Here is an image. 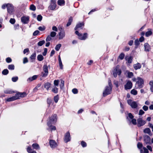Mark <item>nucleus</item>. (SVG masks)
Here are the masks:
<instances>
[{
	"label": "nucleus",
	"mask_w": 153,
	"mask_h": 153,
	"mask_svg": "<svg viewBox=\"0 0 153 153\" xmlns=\"http://www.w3.org/2000/svg\"><path fill=\"white\" fill-rule=\"evenodd\" d=\"M108 86H106L103 92V96L104 97L110 94L112 91V84L111 80L108 81Z\"/></svg>",
	"instance_id": "obj_1"
},
{
	"label": "nucleus",
	"mask_w": 153,
	"mask_h": 153,
	"mask_svg": "<svg viewBox=\"0 0 153 153\" xmlns=\"http://www.w3.org/2000/svg\"><path fill=\"white\" fill-rule=\"evenodd\" d=\"M137 79V81L136 83L135 87L136 89H140L143 88L144 85V81L140 77H138Z\"/></svg>",
	"instance_id": "obj_2"
},
{
	"label": "nucleus",
	"mask_w": 153,
	"mask_h": 153,
	"mask_svg": "<svg viewBox=\"0 0 153 153\" xmlns=\"http://www.w3.org/2000/svg\"><path fill=\"white\" fill-rule=\"evenodd\" d=\"M57 121V116L56 114L52 116L48 121L47 124L48 127L51 126V124H54Z\"/></svg>",
	"instance_id": "obj_3"
},
{
	"label": "nucleus",
	"mask_w": 153,
	"mask_h": 153,
	"mask_svg": "<svg viewBox=\"0 0 153 153\" xmlns=\"http://www.w3.org/2000/svg\"><path fill=\"white\" fill-rule=\"evenodd\" d=\"M127 103L133 108H136L138 106V102L134 101L131 100H128Z\"/></svg>",
	"instance_id": "obj_4"
},
{
	"label": "nucleus",
	"mask_w": 153,
	"mask_h": 153,
	"mask_svg": "<svg viewBox=\"0 0 153 153\" xmlns=\"http://www.w3.org/2000/svg\"><path fill=\"white\" fill-rule=\"evenodd\" d=\"M121 73V71L119 69V66L117 65L114 69L113 71V74L114 76L116 77L117 76V74L119 75H120Z\"/></svg>",
	"instance_id": "obj_5"
},
{
	"label": "nucleus",
	"mask_w": 153,
	"mask_h": 153,
	"mask_svg": "<svg viewBox=\"0 0 153 153\" xmlns=\"http://www.w3.org/2000/svg\"><path fill=\"white\" fill-rule=\"evenodd\" d=\"M43 72L42 73V77H46L47 76L48 73V66L46 65H45L43 67Z\"/></svg>",
	"instance_id": "obj_6"
},
{
	"label": "nucleus",
	"mask_w": 153,
	"mask_h": 153,
	"mask_svg": "<svg viewBox=\"0 0 153 153\" xmlns=\"http://www.w3.org/2000/svg\"><path fill=\"white\" fill-rule=\"evenodd\" d=\"M75 33L78 36L80 40H85L87 37V33H86L82 35L79 33L78 31L76 30L75 31Z\"/></svg>",
	"instance_id": "obj_7"
},
{
	"label": "nucleus",
	"mask_w": 153,
	"mask_h": 153,
	"mask_svg": "<svg viewBox=\"0 0 153 153\" xmlns=\"http://www.w3.org/2000/svg\"><path fill=\"white\" fill-rule=\"evenodd\" d=\"M56 0H51V4L48 8L51 10H54L56 7Z\"/></svg>",
	"instance_id": "obj_8"
},
{
	"label": "nucleus",
	"mask_w": 153,
	"mask_h": 153,
	"mask_svg": "<svg viewBox=\"0 0 153 153\" xmlns=\"http://www.w3.org/2000/svg\"><path fill=\"white\" fill-rule=\"evenodd\" d=\"M7 10L8 12L10 14H12L14 11V8L13 5L10 4H8L7 5Z\"/></svg>",
	"instance_id": "obj_9"
},
{
	"label": "nucleus",
	"mask_w": 153,
	"mask_h": 153,
	"mask_svg": "<svg viewBox=\"0 0 153 153\" xmlns=\"http://www.w3.org/2000/svg\"><path fill=\"white\" fill-rule=\"evenodd\" d=\"M59 39L60 40L62 39L65 36V33L64 30L62 28L61 29V30L60 32L59 33Z\"/></svg>",
	"instance_id": "obj_10"
},
{
	"label": "nucleus",
	"mask_w": 153,
	"mask_h": 153,
	"mask_svg": "<svg viewBox=\"0 0 153 153\" xmlns=\"http://www.w3.org/2000/svg\"><path fill=\"white\" fill-rule=\"evenodd\" d=\"M71 137L70 133L67 132L65 134L64 137V140L66 143L70 141L71 140Z\"/></svg>",
	"instance_id": "obj_11"
},
{
	"label": "nucleus",
	"mask_w": 153,
	"mask_h": 153,
	"mask_svg": "<svg viewBox=\"0 0 153 153\" xmlns=\"http://www.w3.org/2000/svg\"><path fill=\"white\" fill-rule=\"evenodd\" d=\"M49 144L51 147L52 148H54L57 146V144L55 140H50Z\"/></svg>",
	"instance_id": "obj_12"
},
{
	"label": "nucleus",
	"mask_w": 153,
	"mask_h": 153,
	"mask_svg": "<svg viewBox=\"0 0 153 153\" xmlns=\"http://www.w3.org/2000/svg\"><path fill=\"white\" fill-rule=\"evenodd\" d=\"M132 87V84L130 81H128L125 85V88L126 90L130 89Z\"/></svg>",
	"instance_id": "obj_13"
},
{
	"label": "nucleus",
	"mask_w": 153,
	"mask_h": 153,
	"mask_svg": "<svg viewBox=\"0 0 153 153\" xmlns=\"http://www.w3.org/2000/svg\"><path fill=\"white\" fill-rule=\"evenodd\" d=\"M137 125L138 126L144 125L146 123V121L141 118H139L137 120Z\"/></svg>",
	"instance_id": "obj_14"
},
{
	"label": "nucleus",
	"mask_w": 153,
	"mask_h": 153,
	"mask_svg": "<svg viewBox=\"0 0 153 153\" xmlns=\"http://www.w3.org/2000/svg\"><path fill=\"white\" fill-rule=\"evenodd\" d=\"M29 19L28 17L23 16L21 18L22 22L24 24H27L28 23Z\"/></svg>",
	"instance_id": "obj_15"
},
{
	"label": "nucleus",
	"mask_w": 153,
	"mask_h": 153,
	"mask_svg": "<svg viewBox=\"0 0 153 153\" xmlns=\"http://www.w3.org/2000/svg\"><path fill=\"white\" fill-rule=\"evenodd\" d=\"M16 95L17 96V98L18 99L19 98V97H23L26 96L27 95V94L25 92H23V93H18L16 94Z\"/></svg>",
	"instance_id": "obj_16"
},
{
	"label": "nucleus",
	"mask_w": 153,
	"mask_h": 153,
	"mask_svg": "<svg viewBox=\"0 0 153 153\" xmlns=\"http://www.w3.org/2000/svg\"><path fill=\"white\" fill-rule=\"evenodd\" d=\"M141 64L139 63H137L136 64H134L133 65L134 68L135 70L140 69L141 67Z\"/></svg>",
	"instance_id": "obj_17"
},
{
	"label": "nucleus",
	"mask_w": 153,
	"mask_h": 153,
	"mask_svg": "<svg viewBox=\"0 0 153 153\" xmlns=\"http://www.w3.org/2000/svg\"><path fill=\"white\" fill-rule=\"evenodd\" d=\"M144 140L145 144H148L150 142V138L149 136L147 135L144 137Z\"/></svg>",
	"instance_id": "obj_18"
},
{
	"label": "nucleus",
	"mask_w": 153,
	"mask_h": 153,
	"mask_svg": "<svg viewBox=\"0 0 153 153\" xmlns=\"http://www.w3.org/2000/svg\"><path fill=\"white\" fill-rule=\"evenodd\" d=\"M144 47L145 51L146 52L149 51L151 50L150 46L147 43H146L144 44Z\"/></svg>",
	"instance_id": "obj_19"
},
{
	"label": "nucleus",
	"mask_w": 153,
	"mask_h": 153,
	"mask_svg": "<svg viewBox=\"0 0 153 153\" xmlns=\"http://www.w3.org/2000/svg\"><path fill=\"white\" fill-rule=\"evenodd\" d=\"M84 25V24L83 23H81L78 24L76 25L75 27V30H78L79 28L80 29H82V26H83Z\"/></svg>",
	"instance_id": "obj_20"
},
{
	"label": "nucleus",
	"mask_w": 153,
	"mask_h": 153,
	"mask_svg": "<svg viewBox=\"0 0 153 153\" xmlns=\"http://www.w3.org/2000/svg\"><path fill=\"white\" fill-rule=\"evenodd\" d=\"M51 84L50 82H45L44 85V87L48 91L49 90V88L51 87Z\"/></svg>",
	"instance_id": "obj_21"
},
{
	"label": "nucleus",
	"mask_w": 153,
	"mask_h": 153,
	"mask_svg": "<svg viewBox=\"0 0 153 153\" xmlns=\"http://www.w3.org/2000/svg\"><path fill=\"white\" fill-rule=\"evenodd\" d=\"M38 77V76L35 75H34L32 77H30L27 79V81L28 82H30L36 79Z\"/></svg>",
	"instance_id": "obj_22"
},
{
	"label": "nucleus",
	"mask_w": 153,
	"mask_h": 153,
	"mask_svg": "<svg viewBox=\"0 0 153 153\" xmlns=\"http://www.w3.org/2000/svg\"><path fill=\"white\" fill-rule=\"evenodd\" d=\"M17 96L15 95V96H13L7 99V101L8 102H10L13 101L17 99Z\"/></svg>",
	"instance_id": "obj_23"
},
{
	"label": "nucleus",
	"mask_w": 153,
	"mask_h": 153,
	"mask_svg": "<svg viewBox=\"0 0 153 153\" xmlns=\"http://www.w3.org/2000/svg\"><path fill=\"white\" fill-rule=\"evenodd\" d=\"M125 59L127 61L128 63H131L132 62L133 58L131 56H128L126 57Z\"/></svg>",
	"instance_id": "obj_24"
},
{
	"label": "nucleus",
	"mask_w": 153,
	"mask_h": 153,
	"mask_svg": "<svg viewBox=\"0 0 153 153\" xmlns=\"http://www.w3.org/2000/svg\"><path fill=\"white\" fill-rule=\"evenodd\" d=\"M32 146L33 149L36 150H39L40 147L39 145L37 143H33L32 144Z\"/></svg>",
	"instance_id": "obj_25"
},
{
	"label": "nucleus",
	"mask_w": 153,
	"mask_h": 153,
	"mask_svg": "<svg viewBox=\"0 0 153 153\" xmlns=\"http://www.w3.org/2000/svg\"><path fill=\"white\" fill-rule=\"evenodd\" d=\"M152 34V29H149L148 31H147L145 34V35L146 37H148L151 35Z\"/></svg>",
	"instance_id": "obj_26"
},
{
	"label": "nucleus",
	"mask_w": 153,
	"mask_h": 153,
	"mask_svg": "<svg viewBox=\"0 0 153 153\" xmlns=\"http://www.w3.org/2000/svg\"><path fill=\"white\" fill-rule=\"evenodd\" d=\"M57 3L60 6H63L65 4V1L64 0H58Z\"/></svg>",
	"instance_id": "obj_27"
},
{
	"label": "nucleus",
	"mask_w": 153,
	"mask_h": 153,
	"mask_svg": "<svg viewBox=\"0 0 153 153\" xmlns=\"http://www.w3.org/2000/svg\"><path fill=\"white\" fill-rule=\"evenodd\" d=\"M149 151L148 149L145 147H143V148L140 150V153H148Z\"/></svg>",
	"instance_id": "obj_28"
},
{
	"label": "nucleus",
	"mask_w": 153,
	"mask_h": 153,
	"mask_svg": "<svg viewBox=\"0 0 153 153\" xmlns=\"http://www.w3.org/2000/svg\"><path fill=\"white\" fill-rule=\"evenodd\" d=\"M36 53L34 52L30 56V58L31 59V62H33V60L35 59L36 58Z\"/></svg>",
	"instance_id": "obj_29"
},
{
	"label": "nucleus",
	"mask_w": 153,
	"mask_h": 153,
	"mask_svg": "<svg viewBox=\"0 0 153 153\" xmlns=\"http://www.w3.org/2000/svg\"><path fill=\"white\" fill-rule=\"evenodd\" d=\"M144 132L145 133L148 134L150 135H151L150 134H151V131L150 129L149 128H147L145 129L144 130Z\"/></svg>",
	"instance_id": "obj_30"
},
{
	"label": "nucleus",
	"mask_w": 153,
	"mask_h": 153,
	"mask_svg": "<svg viewBox=\"0 0 153 153\" xmlns=\"http://www.w3.org/2000/svg\"><path fill=\"white\" fill-rule=\"evenodd\" d=\"M4 92L5 94H11L14 93V92L11 90L7 89L4 91Z\"/></svg>",
	"instance_id": "obj_31"
},
{
	"label": "nucleus",
	"mask_w": 153,
	"mask_h": 153,
	"mask_svg": "<svg viewBox=\"0 0 153 153\" xmlns=\"http://www.w3.org/2000/svg\"><path fill=\"white\" fill-rule=\"evenodd\" d=\"M37 59L40 61H42L44 57L42 55H39L37 56Z\"/></svg>",
	"instance_id": "obj_32"
},
{
	"label": "nucleus",
	"mask_w": 153,
	"mask_h": 153,
	"mask_svg": "<svg viewBox=\"0 0 153 153\" xmlns=\"http://www.w3.org/2000/svg\"><path fill=\"white\" fill-rule=\"evenodd\" d=\"M131 93L133 95H136L137 94V92L136 90L133 89L131 91Z\"/></svg>",
	"instance_id": "obj_33"
},
{
	"label": "nucleus",
	"mask_w": 153,
	"mask_h": 153,
	"mask_svg": "<svg viewBox=\"0 0 153 153\" xmlns=\"http://www.w3.org/2000/svg\"><path fill=\"white\" fill-rule=\"evenodd\" d=\"M58 88L56 86H55L52 89V91L55 93H57L58 92Z\"/></svg>",
	"instance_id": "obj_34"
},
{
	"label": "nucleus",
	"mask_w": 153,
	"mask_h": 153,
	"mask_svg": "<svg viewBox=\"0 0 153 153\" xmlns=\"http://www.w3.org/2000/svg\"><path fill=\"white\" fill-rule=\"evenodd\" d=\"M124 54L123 53H121L119 56L118 58L122 60L124 58Z\"/></svg>",
	"instance_id": "obj_35"
},
{
	"label": "nucleus",
	"mask_w": 153,
	"mask_h": 153,
	"mask_svg": "<svg viewBox=\"0 0 153 153\" xmlns=\"http://www.w3.org/2000/svg\"><path fill=\"white\" fill-rule=\"evenodd\" d=\"M64 82L63 80H62L61 81V83L60 85V86L61 89H62L64 86Z\"/></svg>",
	"instance_id": "obj_36"
},
{
	"label": "nucleus",
	"mask_w": 153,
	"mask_h": 153,
	"mask_svg": "<svg viewBox=\"0 0 153 153\" xmlns=\"http://www.w3.org/2000/svg\"><path fill=\"white\" fill-rule=\"evenodd\" d=\"M128 77L129 78H131L133 76V74L132 72H128Z\"/></svg>",
	"instance_id": "obj_37"
},
{
	"label": "nucleus",
	"mask_w": 153,
	"mask_h": 153,
	"mask_svg": "<svg viewBox=\"0 0 153 153\" xmlns=\"http://www.w3.org/2000/svg\"><path fill=\"white\" fill-rule=\"evenodd\" d=\"M61 46V44H59L57 45L55 48V50L57 51H58Z\"/></svg>",
	"instance_id": "obj_38"
},
{
	"label": "nucleus",
	"mask_w": 153,
	"mask_h": 153,
	"mask_svg": "<svg viewBox=\"0 0 153 153\" xmlns=\"http://www.w3.org/2000/svg\"><path fill=\"white\" fill-rule=\"evenodd\" d=\"M45 43L44 40H42L39 42L38 43V45L39 46H41Z\"/></svg>",
	"instance_id": "obj_39"
},
{
	"label": "nucleus",
	"mask_w": 153,
	"mask_h": 153,
	"mask_svg": "<svg viewBox=\"0 0 153 153\" xmlns=\"http://www.w3.org/2000/svg\"><path fill=\"white\" fill-rule=\"evenodd\" d=\"M8 68L9 70H13L14 69V66L12 64L9 65L8 66Z\"/></svg>",
	"instance_id": "obj_40"
},
{
	"label": "nucleus",
	"mask_w": 153,
	"mask_h": 153,
	"mask_svg": "<svg viewBox=\"0 0 153 153\" xmlns=\"http://www.w3.org/2000/svg\"><path fill=\"white\" fill-rule=\"evenodd\" d=\"M30 9L33 11H35L36 9V7L34 5L32 4L30 7Z\"/></svg>",
	"instance_id": "obj_41"
},
{
	"label": "nucleus",
	"mask_w": 153,
	"mask_h": 153,
	"mask_svg": "<svg viewBox=\"0 0 153 153\" xmlns=\"http://www.w3.org/2000/svg\"><path fill=\"white\" fill-rule=\"evenodd\" d=\"M8 73V71L7 69H4L2 72V74L4 75L7 74Z\"/></svg>",
	"instance_id": "obj_42"
},
{
	"label": "nucleus",
	"mask_w": 153,
	"mask_h": 153,
	"mask_svg": "<svg viewBox=\"0 0 153 153\" xmlns=\"http://www.w3.org/2000/svg\"><path fill=\"white\" fill-rule=\"evenodd\" d=\"M53 124H51V126L49 127V129L51 131L55 130L56 129V127L54 126H52V125Z\"/></svg>",
	"instance_id": "obj_43"
},
{
	"label": "nucleus",
	"mask_w": 153,
	"mask_h": 153,
	"mask_svg": "<svg viewBox=\"0 0 153 153\" xmlns=\"http://www.w3.org/2000/svg\"><path fill=\"white\" fill-rule=\"evenodd\" d=\"M56 34V33L54 31L51 32L50 33V36L52 37H53L55 36Z\"/></svg>",
	"instance_id": "obj_44"
},
{
	"label": "nucleus",
	"mask_w": 153,
	"mask_h": 153,
	"mask_svg": "<svg viewBox=\"0 0 153 153\" xmlns=\"http://www.w3.org/2000/svg\"><path fill=\"white\" fill-rule=\"evenodd\" d=\"M42 16L41 15H38L37 16V20L39 21H41L42 20Z\"/></svg>",
	"instance_id": "obj_45"
},
{
	"label": "nucleus",
	"mask_w": 153,
	"mask_h": 153,
	"mask_svg": "<svg viewBox=\"0 0 153 153\" xmlns=\"http://www.w3.org/2000/svg\"><path fill=\"white\" fill-rule=\"evenodd\" d=\"M18 78L17 76L13 77L12 78V80L13 82H16L18 80Z\"/></svg>",
	"instance_id": "obj_46"
},
{
	"label": "nucleus",
	"mask_w": 153,
	"mask_h": 153,
	"mask_svg": "<svg viewBox=\"0 0 153 153\" xmlns=\"http://www.w3.org/2000/svg\"><path fill=\"white\" fill-rule=\"evenodd\" d=\"M59 83V80H55L54 81L53 84L55 86H57L58 85Z\"/></svg>",
	"instance_id": "obj_47"
},
{
	"label": "nucleus",
	"mask_w": 153,
	"mask_h": 153,
	"mask_svg": "<svg viewBox=\"0 0 153 153\" xmlns=\"http://www.w3.org/2000/svg\"><path fill=\"white\" fill-rule=\"evenodd\" d=\"M51 37L50 35H48L47 37V38L46 39V41L47 42L51 40Z\"/></svg>",
	"instance_id": "obj_48"
},
{
	"label": "nucleus",
	"mask_w": 153,
	"mask_h": 153,
	"mask_svg": "<svg viewBox=\"0 0 153 153\" xmlns=\"http://www.w3.org/2000/svg\"><path fill=\"white\" fill-rule=\"evenodd\" d=\"M15 20L14 19L11 18L10 20V22L12 24H14L15 22Z\"/></svg>",
	"instance_id": "obj_49"
},
{
	"label": "nucleus",
	"mask_w": 153,
	"mask_h": 153,
	"mask_svg": "<svg viewBox=\"0 0 153 153\" xmlns=\"http://www.w3.org/2000/svg\"><path fill=\"white\" fill-rule=\"evenodd\" d=\"M45 26L39 27L38 28V29L41 31H43L45 30Z\"/></svg>",
	"instance_id": "obj_50"
},
{
	"label": "nucleus",
	"mask_w": 153,
	"mask_h": 153,
	"mask_svg": "<svg viewBox=\"0 0 153 153\" xmlns=\"http://www.w3.org/2000/svg\"><path fill=\"white\" fill-rule=\"evenodd\" d=\"M27 152L29 153H30L32 151V149L30 146H28L27 147Z\"/></svg>",
	"instance_id": "obj_51"
},
{
	"label": "nucleus",
	"mask_w": 153,
	"mask_h": 153,
	"mask_svg": "<svg viewBox=\"0 0 153 153\" xmlns=\"http://www.w3.org/2000/svg\"><path fill=\"white\" fill-rule=\"evenodd\" d=\"M72 92L74 94H76L78 93V91L77 89L74 88L72 90Z\"/></svg>",
	"instance_id": "obj_52"
},
{
	"label": "nucleus",
	"mask_w": 153,
	"mask_h": 153,
	"mask_svg": "<svg viewBox=\"0 0 153 153\" xmlns=\"http://www.w3.org/2000/svg\"><path fill=\"white\" fill-rule=\"evenodd\" d=\"M6 60L7 63H10L12 61L10 57L7 58L6 59Z\"/></svg>",
	"instance_id": "obj_53"
},
{
	"label": "nucleus",
	"mask_w": 153,
	"mask_h": 153,
	"mask_svg": "<svg viewBox=\"0 0 153 153\" xmlns=\"http://www.w3.org/2000/svg\"><path fill=\"white\" fill-rule=\"evenodd\" d=\"M144 112L142 110L140 109L139 111V115H141L144 114Z\"/></svg>",
	"instance_id": "obj_54"
},
{
	"label": "nucleus",
	"mask_w": 153,
	"mask_h": 153,
	"mask_svg": "<svg viewBox=\"0 0 153 153\" xmlns=\"http://www.w3.org/2000/svg\"><path fill=\"white\" fill-rule=\"evenodd\" d=\"M59 98L58 96H55L54 97V100L56 103H57L58 100Z\"/></svg>",
	"instance_id": "obj_55"
},
{
	"label": "nucleus",
	"mask_w": 153,
	"mask_h": 153,
	"mask_svg": "<svg viewBox=\"0 0 153 153\" xmlns=\"http://www.w3.org/2000/svg\"><path fill=\"white\" fill-rule=\"evenodd\" d=\"M145 111H147L148 109V107L146 105H144L142 108Z\"/></svg>",
	"instance_id": "obj_56"
},
{
	"label": "nucleus",
	"mask_w": 153,
	"mask_h": 153,
	"mask_svg": "<svg viewBox=\"0 0 153 153\" xmlns=\"http://www.w3.org/2000/svg\"><path fill=\"white\" fill-rule=\"evenodd\" d=\"M28 62V60L27 57H25L23 59V63L24 64H25V63L27 62Z\"/></svg>",
	"instance_id": "obj_57"
},
{
	"label": "nucleus",
	"mask_w": 153,
	"mask_h": 153,
	"mask_svg": "<svg viewBox=\"0 0 153 153\" xmlns=\"http://www.w3.org/2000/svg\"><path fill=\"white\" fill-rule=\"evenodd\" d=\"M47 52V49L46 48L44 49V51L42 53V54L43 56H45L46 55Z\"/></svg>",
	"instance_id": "obj_58"
},
{
	"label": "nucleus",
	"mask_w": 153,
	"mask_h": 153,
	"mask_svg": "<svg viewBox=\"0 0 153 153\" xmlns=\"http://www.w3.org/2000/svg\"><path fill=\"white\" fill-rule=\"evenodd\" d=\"M81 143L82 147H85L86 146V143L85 142L82 141L81 142Z\"/></svg>",
	"instance_id": "obj_59"
},
{
	"label": "nucleus",
	"mask_w": 153,
	"mask_h": 153,
	"mask_svg": "<svg viewBox=\"0 0 153 153\" xmlns=\"http://www.w3.org/2000/svg\"><path fill=\"white\" fill-rule=\"evenodd\" d=\"M142 144L140 143H138L137 145V147L139 149H140L142 147Z\"/></svg>",
	"instance_id": "obj_60"
},
{
	"label": "nucleus",
	"mask_w": 153,
	"mask_h": 153,
	"mask_svg": "<svg viewBox=\"0 0 153 153\" xmlns=\"http://www.w3.org/2000/svg\"><path fill=\"white\" fill-rule=\"evenodd\" d=\"M131 122L134 125H136L137 123L136 120L134 119H132Z\"/></svg>",
	"instance_id": "obj_61"
},
{
	"label": "nucleus",
	"mask_w": 153,
	"mask_h": 153,
	"mask_svg": "<svg viewBox=\"0 0 153 153\" xmlns=\"http://www.w3.org/2000/svg\"><path fill=\"white\" fill-rule=\"evenodd\" d=\"M39 33V31L38 30H36L34 32V33H33V36H36Z\"/></svg>",
	"instance_id": "obj_62"
},
{
	"label": "nucleus",
	"mask_w": 153,
	"mask_h": 153,
	"mask_svg": "<svg viewBox=\"0 0 153 153\" xmlns=\"http://www.w3.org/2000/svg\"><path fill=\"white\" fill-rule=\"evenodd\" d=\"M59 62V67L61 69H62L63 68V65L62 64V61Z\"/></svg>",
	"instance_id": "obj_63"
},
{
	"label": "nucleus",
	"mask_w": 153,
	"mask_h": 153,
	"mask_svg": "<svg viewBox=\"0 0 153 153\" xmlns=\"http://www.w3.org/2000/svg\"><path fill=\"white\" fill-rule=\"evenodd\" d=\"M135 45H138L139 44V42L138 39L135 40Z\"/></svg>",
	"instance_id": "obj_64"
}]
</instances>
